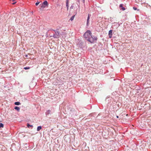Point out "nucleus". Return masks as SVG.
<instances>
[{
	"label": "nucleus",
	"mask_w": 151,
	"mask_h": 151,
	"mask_svg": "<svg viewBox=\"0 0 151 151\" xmlns=\"http://www.w3.org/2000/svg\"><path fill=\"white\" fill-rule=\"evenodd\" d=\"M109 37L111 38L112 37V35H109Z\"/></svg>",
	"instance_id": "18"
},
{
	"label": "nucleus",
	"mask_w": 151,
	"mask_h": 151,
	"mask_svg": "<svg viewBox=\"0 0 151 151\" xmlns=\"http://www.w3.org/2000/svg\"><path fill=\"white\" fill-rule=\"evenodd\" d=\"M16 3V2H14L12 4H15Z\"/></svg>",
	"instance_id": "20"
},
{
	"label": "nucleus",
	"mask_w": 151,
	"mask_h": 151,
	"mask_svg": "<svg viewBox=\"0 0 151 151\" xmlns=\"http://www.w3.org/2000/svg\"><path fill=\"white\" fill-rule=\"evenodd\" d=\"M46 6L44 5L43 4H42L41 6V7L43 8H45Z\"/></svg>",
	"instance_id": "14"
},
{
	"label": "nucleus",
	"mask_w": 151,
	"mask_h": 151,
	"mask_svg": "<svg viewBox=\"0 0 151 151\" xmlns=\"http://www.w3.org/2000/svg\"><path fill=\"white\" fill-rule=\"evenodd\" d=\"M26 57H27V55H26Z\"/></svg>",
	"instance_id": "23"
},
{
	"label": "nucleus",
	"mask_w": 151,
	"mask_h": 151,
	"mask_svg": "<svg viewBox=\"0 0 151 151\" xmlns=\"http://www.w3.org/2000/svg\"><path fill=\"white\" fill-rule=\"evenodd\" d=\"M91 32L90 30L87 31L84 35V38L91 43L94 42L97 40L96 37H92L91 35Z\"/></svg>",
	"instance_id": "1"
},
{
	"label": "nucleus",
	"mask_w": 151,
	"mask_h": 151,
	"mask_svg": "<svg viewBox=\"0 0 151 151\" xmlns=\"http://www.w3.org/2000/svg\"><path fill=\"white\" fill-rule=\"evenodd\" d=\"M55 32V33L56 34H57V33H58V34H57V35H54L53 36V37H54V38H58L59 37V32L58 31H56V30H55L54 31Z\"/></svg>",
	"instance_id": "2"
},
{
	"label": "nucleus",
	"mask_w": 151,
	"mask_h": 151,
	"mask_svg": "<svg viewBox=\"0 0 151 151\" xmlns=\"http://www.w3.org/2000/svg\"><path fill=\"white\" fill-rule=\"evenodd\" d=\"M66 6H67V9L68 10V0H66Z\"/></svg>",
	"instance_id": "6"
},
{
	"label": "nucleus",
	"mask_w": 151,
	"mask_h": 151,
	"mask_svg": "<svg viewBox=\"0 0 151 151\" xmlns=\"http://www.w3.org/2000/svg\"><path fill=\"white\" fill-rule=\"evenodd\" d=\"M4 125L2 123H0V128L1 127L3 128L4 127Z\"/></svg>",
	"instance_id": "13"
},
{
	"label": "nucleus",
	"mask_w": 151,
	"mask_h": 151,
	"mask_svg": "<svg viewBox=\"0 0 151 151\" xmlns=\"http://www.w3.org/2000/svg\"><path fill=\"white\" fill-rule=\"evenodd\" d=\"M14 104L15 105H19L20 104V103L19 102H15Z\"/></svg>",
	"instance_id": "9"
},
{
	"label": "nucleus",
	"mask_w": 151,
	"mask_h": 151,
	"mask_svg": "<svg viewBox=\"0 0 151 151\" xmlns=\"http://www.w3.org/2000/svg\"><path fill=\"white\" fill-rule=\"evenodd\" d=\"M116 117H117V118H119V116H116Z\"/></svg>",
	"instance_id": "22"
},
{
	"label": "nucleus",
	"mask_w": 151,
	"mask_h": 151,
	"mask_svg": "<svg viewBox=\"0 0 151 151\" xmlns=\"http://www.w3.org/2000/svg\"><path fill=\"white\" fill-rule=\"evenodd\" d=\"M57 34H58V33H57V34H56L55 35H57Z\"/></svg>",
	"instance_id": "24"
},
{
	"label": "nucleus",
	"mask_w": 151,
	"mask_h": 151,
	"mask_svg": "<svg viewBox=\"0 0 151 151\" xmlns=\"http://www.w3.org/2000/svg\"><path fill=\"white\" fill-rule=\"evenodd\" d=\"M15 0H12V1H14Z\"/></svg>",
	"instance_id": "21"
},
{
	"label": "nucleus",
	"mask_w": 151,
	"mask_h": 151,
	"mask_svg": "<svg viewBox=\"0 0 151 151\" xmlns=\"http://www.w3.org/2000/svg\"><path fill=\"white\" fill-rule=\"evenodd\" d=\"M123 4H121L119 5V7L121 8V9L123 11H124L126 9L125 7H123Z\"/></svg>",
	"instance_id": "3"
},
{
	"label": "nucleus",
	"mask_w": 151,
	"mask_h": 151,
	"mask_svg": "<svg viewBox=\"0 0 151 151\" xmlns=\"http://www.w3.org/2000/svg\"><path fill=\"white\" fill-rule=\"evenodd\" d=\"M50 110H48L46 112V114H50Z\"/></svg>",
	"instance_id": "12"
},
{
	"label": "nucleus",
	"mask_w": 151,
	"mask_h": 151,
	"mask_svg": "<svg viewBox=\"0 0 151 151\" xmlns=\"http://www.w3.org/2000/svg\"><path fill=\"white\" fill-rule=\"evenodd\" d=\"M112 30H110V31H109V35H112Z\"/></svg>",
	"instance_id": "10"
},
{
	"label": "nucleus",
	"mask_w": 151,
	"mask_h": 151,
	"mask_svg": "<svg viewBox=\"0 0 151 151\" xmlns=\"http://www.w3.org/2000/svg\"><path fill=\"white\" fill-rule=\"evenodd\" d=\"M24 69L25 70H27V69H29L30 68L29 67H24Z\"/></svg>",
	"instance_id": "16"
},
{
	"label": "nucleus",
	"mask_w": 151,
	"mask_h": 151,
	"mask_svg": "<svg viewBox=\"0 0 151 151\" xmlns=\"http://www.w3.org/2000/svg\"><path fill=\"white\" fill-rule=\"evenodd\" d=\"M89 19H90V16H89V14H88V17L87 18V25H88L89 23Z\"/></svg>",
	"instance_id": "4"
},
{
	"label": "nucleus",
	"mask_w": 151,
	"mask_h": 151,
	"mask_svg": "<svg viewBox=\"0 0 151 151\" xmlns=\"http://www.w3.org/2000/svg\"><path fill=\"white\" fill-rule=\"evenodd\" d=\"M75 16H72L70 18V20L71 21L73 20Z\"/></svg>",
	"instance_id": "11"
},
{
	"label": "nucleus",
	"mask_w": 151,
	"mask_h": 151,
	"mask_svg": "<svg viewBox=\"0 0 151 151\" xmlns=\"http://www.w3.org/2000/svg\"><path fill=\"white\" fill-rule=\"evenodd\" d=\"M27 127H28V128H29V127H33L32 125H30L29 124H28H28H27Z\"/></svg>",
	"instance_id": "15"
},
{
	"label": "nucleus",
	"mask_w": 151,
	"mask_h": 151,
	"mask_svg": "<svg viewBox=\"0 0 151 151\" xmlns=\"http://www.w3.org/2000/svg\"><path fill=\"white\" fill-rule=\"evenodd\" d=\"M42 129V127L40 126H38L37 127V130L38 131H40Z\"/></svg>",
	"instance_id": "7"
},
{
	"label": "nucleus",
	"mask_w": 151,
	"mask_h": 151,
	"mask_svg": "<svg viewBox=\"0 0 151 151\" xmlns=\"http://www.w3.org/2000/svg\"><path fill=\"white\" fill-rule=\"evenodd\" d=\"M39 4V2H36V3H35V5H36V6H37Z\"/></svg>",
	"instance_id": "17"
},
{
	"label": "nucleus",
	"mask_w": 151,
	"mask_h": 151,
	"mask_svg": "<svg viewBox=\"0 0 151 151\" xmlns=\"http://www.w3.org/2000/svg\"><path fill=\"white\" fill-rule=\"evenodd\" d=\"M14 109L18 111H19L20 110V108L18 106H15Z\"/></svg>",
	"instance_id": "8"
},
{
	"label": "nucleus",
	"mask_w": 151,
	"mask_h": 151,
	"mask_svg": "<svg viewBox=\"0 0 151 151\" xmlns=\"http://www.w3.org/2000/svg\"><path fill=\"white\" fill-rule=\"evenodd\" d=\"M133 9L134 10H136L137 9V8L135 7H134Z\"/></svg>",
	"instance_id": "19"
},
{
	"label": "nucleus",
	"mask_w": 151,
	"mask_h": 151,
	"mask_svg": "<svg viewBox=\"0 0 151 151\" xmlns=\"http://www.w3.org/2000/svg\"><path fill=\"white\" fill-rule=\"evenodd\" d=\"M44 5H45L46 6L47 5L48 3L47 1H44L42 3Z\"/></svg>",
	"instance_id": "5"
}]
</instances>
